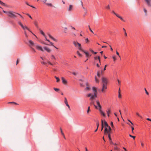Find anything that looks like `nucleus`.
I'll list each match as a JSON object with an SVG mask.
<instances>
[{"instance_id": "f257e3e1", "label": "nucleus", "mask_w": 151, "mask_h": 151, "mask_svg": "<svg viewBox=\"0 0 151 151\" xmlns=\"http://www.w3.org/2000/svg\"><path fill=\"white\" fill-rule=\"evenodd\" d=\"M92 89L93 93H90L87 95L88 97H90V100H94L95 98L97 97V88L95 87H93L92 88Z\"/></svg>"}, {"instance_id": "f03ea898", "label": "nucleus", "mask_w": 151, "mask_h": 151, "mask_svg": "<svg viewBox=\"0 0 151 151\" xmlns=\"http://www.w3.org/2000/svg\"><path fill=\"white\" fill-rule=\"evenodd\" d=\"M102 88L101 89V91L103 92H105L106 89V85L107 80L106 78L103 77L102 78Z\"/></svg>"}, {"instance_id": "7ed1b4c3", "label": "nucleus", "mask_w": 151, "mask_h": 151, "mask_svg": "<svg viewBox=\"0 0 151 151\" xmlns=\"http://www.w3.org/2000/svg\"><path fill=\"white\" fill-rule=\"evenodd\" d=\"M111 132V129L110 127H105L104 132V134L108 135L109 134H110Z\"/></svg>"}, {"instance_id": "20e7f679", "label": "nucleus", "mask_w": 151, "mask_h": 151, "mask_svg": "<svg viewBox=\"0 0 151 151\" xmlns=\"http://www.w3.org/2000/svg\"><path fill=\"white\" fill-rule=\"evenodd\" d=\"M73 44L76 47L78 48L79 50L82 51H83V50L82 48L81 44L78 42L74 41L73 42Z\"/></svg>"}, {"instance_id": "39448f33", "label": "nucleus", "mask_w": 151, "mask_h": 151, "mask_svg": "<svg viewBox=\"0 0 151 151\" xmlns=\"http://www.w3.org/2000/svg\"><path fill=\"white\" fill-rule=\"evenodd\" d=\"M14 12L12 11H9L8 15L11 18H14L16 17Z\"/></svg>"}, {"instance_id": "423d86ee", "label": "nucleus", "mask_w": 151, "mask_h": 151, "mask_svg": "<svg viewBox=\"0 0 151 151\" xmlns=\"http://www.w3.org/2000/svg\"><path fill=\"white\" fill-rule=\"evenodd\" d=\"M42 2L44 3H45L46 5L48 6L52 7H54V6H53L52 4L47 2V0H43Z\"/></svg>"}, {"instance_id": "0eeeda50", "label": "nucleus", "mask_w": 151, "mask_h": 151, "mask_svg": "<svg viewBox=\"0 0 151 151\" xmlns=\"http://www.w3.org/2000/svg\"><path fill=\"white\" fill-rule=\"evenodd\" d=\"M35 46L36 48L38 50H40L42 52L44 51V50L41 46L38 45H36Z\"/></svg>"}, {"instance_id": "6e6552de", "label": "nucleus", "mask_w": 151, "mask_h": 151, "mask_svg": "<svg viewBox=\"0 0 151 151\" xmlns=\"http://www.w3.org/2000/svg\"><path fill=\"white\" fill-rule=\"evenodd\" d=\"M61 80L62 81V82L65 85L67 84V81L63 77H62Z\"/></svg>"}, {"instance_id": "1a4fd4ad", "label": "nucleus", "mask_w": 151, "mask_h": 151, "mask_svg": "<svg viewBox=\"0 0 151 151\" xmlns=\"http://www.w3.org/2000/svg\"><path fill=\"white\" fill-rule=\"evenodd\" d=\"M73 6L72 5H70L68 9V12L72 11L73 9Z\"/></svg>"}, {"instance_id": "9d476101", "label": "nucleus", "mask_w": 151, "mask_h": 151, "mask_svg": "<svg viewBox=\"0 0 151 151\" xmlns=\"http://www.w3.org/2000/svg\"><path fill=\"white\" fill-rule=\"evenodd\" d=\"M44 48L48 52H50L51 51V50L50 49L46 46Z\"/></svg>"}, {"instance_id": "9b49d317", "label": "nucleus", "mask_w": 151, "mask_h": 151, "mask_svg": "<svg viewBox=\"0 0 151 151\" xmlns=\"http://www.w3.org/2000/svg\"><path fill=\"white\" fill-rule=\"evenodd\" d=\"M22 27V28L25 31V30L26 29L29 30V31L30 32H31V33H32V32L26 26H24L23 25Z\"/></svg>"}, {"instance_id": "f8f14e48", "label": "nucleus", "mask_w": 151, "mask_h": 151, "mask_svg": "<svg viewBox=\"0 0 151 151\" xmlns=\"http://www.w3.org/2000/svg\"><path fill=\"white\" fill-rule=\"evenodd\" d=\"M29 44V46L30 47L31 46H33L34 45V42L31 40H28Z\"/></svg>"}, {"instance_id": "ddd939ff", "label": "nucleus", "mask_w": 151, "mask_h": 151, "mask_svg": "<svg viewBox=\"0 0 151 151\" xmlns=\"http://www.w3.org/2000/svg\"><path fill=\"white\" fill-rule=\"evenodd\" d=\"M47 35L49 36V37L51 38V39H52L55 42H57V40L55 38H54L52 36H51V35L49 34H48Z\"/></svg>"}, {"instance_id": "4468645a", "label": "nucleus", "mask_w": 151, "mask_h": 151, "mask_svg": "<svg viewBox=\"0 0 151 151\" xmlns=\"http://www.w3.org/2000/svg\"><path fill=\"white\" fill-rule=\"evenodd\" d=\"M82 51L85 54L86 57H89L91 56V55H90L88 53V52H85L84 50L83 51Z\"/></svg>"}, {"instance_id": "2eb2a0df", "label": "nucleus", "mask_w": 151, "mask_h": 151, "mask_svg": "<svg viewBox=\"0 0 151 151\" xmlns=\"http://www.w3.org/2000/svg\"><path fill=\"white\" fill-rule=\"evenodd\" d=\"M108 137H109L110 142V143L113 144V142L112 141L111 137L110 134H109V135H108Z\"/></svg>"}, {"instance_id": "dca6fc26", "label": "nucleus", "mask_w": 151, "mask_h": 151, "mask_svg": "<svg viewBox=\"0 0 151 151\" xmlns=\"http://www.w3.org/2000/svg\"><path fill=\"white\" fill-rule=\"evenodd\" d=\"M86 90H89L90 89V86H89L88 83H86Z\"/></svg>"}, {"instance_id": "f3484780", "label": "nucleus", "mask_w": 151, "mask_h": 151, "mask_svg": "<svg viewBox=\"0 0 151 151\" xmlns=\"http://www.w3.org/2000/svg\"><path fill=\"white\" fill-rule=\"evenodd\" d=\"M147 2V4L148 6H151V4H150V1H151V0H145Z\"/></svg>"}, {"instance_id": "a211bd4d", "label": "nucleus", "mask_w": 151, "mask_h": 151, "mask_svg": "<svg viewBox=\"0 0 151 151\" xmlns=\"http://www.w3.org/2000/svg\"><path fill=\"white\" fill-rule=\"evenodd\" d=\"M96 102L98 107H100V106H101L100 105V103L99 100H96Z\"/></svg>"}, {"instance_id": "6ab92c4d", "label": "nucleus", "mask_w": 151, "mask_h": 151, "mask_svg": "<svg viewBox=\"0 0 151 151\" xmlns=\"http://www.w3.org/2000/svg\"><path fill=\"white\" fill-rule=\"evenodd\" d=\"M116 17L119 18L122 21L125 22V21L123 19L122 17L121 16H120L119 14H118L117 15H116Z\"/></svg>"}, {"instance_id": "aec40b11", "label": "nucleus", "mask_w": 151, "mask_h": 151, "mask_svg": "<svg viewBox=\"0 0 151 151\" xmlns=\"http://www.w3.org/2000/svg\"><path fill=\"white\" fill-rule=\"evenodd\" d=\"M104 124L105 126V127H110L108 125V124L107 123V122L106 121H104Z\"/></svg>"}, {"instance_id": "412c9836", "label": "nucleus", "mask_w": 151, "mask_h": 151, "mask_svg": "<svg viewBox=\"0 0 151 151\" xmlns=\"http://www.w3.org/2000/svg\"><path fill=\"white\" fill-rule=\"evenodd\" d=\"M101 106H100V107H98L97 108H96V109H98L99 110V111L101 113V112H102V111L101 110Z\"/></svg>"}, {"instance_id": "4be33fe9", "label": "nucleus", "mask_w": 151, "mask_h": 151, "mask_svg": "<svg viewBox=\"0 0 151 151\" xmlns=\"http://www.w3.org/2000/svg\"><path fill=\"white\" fill-rule=\"evenodd\" d=\"M0 4L4 6H6V5L5 3H3L0 0Z\"/></svg>"}, {"instance_id": "5701e85b", "label": "nucleus", "mask_w": 151, "mask_h": 151, "mask_svg": "<svg viewBox=\"0 0 151 151\" xmlns=\"http://www.w3.org/2000/svg\"><path fill=\"white\" fill-rule=\"evenodd\" d=\"M35 25L37 27V28H38V23L37 21H35L34 23Z\"/></svg>"}, {"instance_id": "b1692460", "label": "nucleus", "mask_w": 151, "mask_h": 151, "mask_svg": "<svg viewBox=\"0 0 151 151\" xmlns=\"http://www.w3.org/2000/svg\"><path fill=\"white\" fill-rule=\"evenodd\" d=\"M110 112H111L110 109H108V111H107V113L108 116L109 117V114Z\"/></svg>"}, {"instance_id": "393cba45", "label": "nucleus", "mask_w": 151, "mask_h": 151, "mask_svg": "<svg viewBox=\"0 0 151 151\" xmlns=\"http://www.w3.org/2000/svg\"><path fill=\"white\" fill-rule=\"evenodd\" d=\"M40 33L42 35H43L44 37H45V34L44 33V32L42 30H41V29H40Z\"/></svg>"}, {"instance_id": "a878e982", "label": "nucleus", "mask_w": 151, "mask_h": 151, "mask_svg": "<svg viewBox=\"0 0 151 151\" xmlns=\"http://www.w3.org/2000/svg\"><path fill=\"white\" fill-rule=\"evenodd\" d=\"M8 104H14L15 105H18V104L15 102H9L8 103Z\"/></svg>"}, {"instance_id": "bb28decb", "label": "nucleus", "mask_w": 151, "mask_h": 151, "mask_svg": "<svg viewBox=\"0 0 151 151\" xmlns=\"http://www.w3.org/2000/svg\"><path fill=\"white\" fill-rule=\"evenodd\" d=\"M65 103L66 105L68 107L69 110L70 111L71 110V109L69 105L68 104V102H67V103Z\"/></svg>"}, {"instance_id": "cd10ccee", "label": "nucleus", "mask_w": 151, "mask_h": 151, "mask_svg": "<svg viewBox=\"0 0 151 151\" xmlns=\"http://www.w3.org/2000/svg\"><path fill=\"white\" fill-rule=\"evenodd\" d=\"M65 103L66 105L68 107L69 110L70 111L71 110V109L69 105L68 104V102H67V103Z\"/></svg>"}, {"instance_id": "c85d7f7f", "label": "nucleus", "mask_w": 151, "mask_h": 151, "mask_svg": "<svg viewBox=\"0 0 151 151\" xmlns=\"http://www.w3.org/2000/svg\"><path fill=\"white\" fill-rule=\"evenodd\" d=\"M90 111V107L89 106L88 107V109L87 111V114H88L89 113V112Z\"/></svg>"}, {"instance_id": "c756f323", "label": "nucleus", "mask_w": 151, "mask_h": 151, "mask_svg": "<svg viewBox=\"0 0 151 151\" xmlns=\"http://www.w3.org/2000/svg\"><path fill=\"white\" fill-rule=\"evenodd\" d=\"M120 88H119V91L118 97L119 98H120L121 97V94L120 93Z\"/></svg>"}, {"instance_id": "7c9ffc66", "label": "nucleus", "mask_w": 151, "mask_h": 151, "mask_svg": "<svg viewBox=\"0 0 151 151\" xmlns=\"http://www.w3.org/2000/svg\"><path fill=\"white\" fill-rule=\"evenodd\" d=\"M55 78H56V79L57 80L56 82H59V81H60V79H59V78L58 77H57L56 76H55Z\"/></svg>"}, {"instance_id": "2f4dec72", "label": "nucleus", "mask_w": 151, "mask_h": 151, "mask_svg": "<svg viewBox=\"0 0 151 151\" xmlns=\"http://www.w3.org/2000/svg\"><path fill=\"white\" fill-rule=\"evenodd\" d=\"M100 113L101 115H102L106 117V115L105 114L103 111L101 112Z\"/></svg>"}, {"instance_id": "473e14b6", "label": "nucleus", "mask_w": 151, "mask_h": 151, "mask_svg": "<svg viewBox=\"0 0 151 151\" xmlns=\"http://www.w3.org/2000/svg\"><path fill=\"white\" fill-rule=\"evenodd\" d=\"M53 89L56 92H58L60 90V89L59 88H54Z\"/></svg>"}, {"instance_id": "72a5a7b5", "label": "nucleus", "mask_w": 151, "mask_h": 151, "mask_svg": "<svg viewBox=\"0 0 151 151\" xmlns=\"http://www.w3.org/2000/svg\"><path fill=\"white\" fill-rule=\"evenodd\" d=\"M77 54L80 56V57H82V55L81 54L80 52H79L78 51H77Z\"/></svg>"}, {"instance_id": "f704fd0d", "label": "nucleus", "mask_w": 151, "mask_h": 151, "mask_svg": "<svg viewBox=\"0 0 151 151\" xmlns=\"http://www.w3.org/2000/svg\"><path fill=\"white\" fill-rule=\"evenodd\" d=\"M123 29L124 31L125 35L126 37L127 36V35L125 29L124 28H123Z\"/></svg>"}, {"instance_id": "c9c22d12", "label": "nucleus", "mask_w": 151, "mask_h": 151, "mask_svg": "<svg viewBox=\"0 0 151 151\" xmlns=\"http://www.w3.org/2000/svg\"><path fill=\"white\" fill-rule=\"evenodd\" d=\"M91 104H93V105H94V106H95V108H98V106H97L95 104H94V102H93H93H91Z\"/></svg>"}, {"instance_id": "e433bc0d", "label": "nucleus", "mask_w": 151, "mask_h": 151, "mask_svg": "<svg viewBox=\"0 0 151 151\" xmlns=\"http://www.w3.org/2000/svg\"><path fill=\"white\" fill-rule=\"evenodd\" d=\"M97 75L98 77H100V72L99 71H97Z\"/></svg>"}, {"instance_id": "4c0bfd02", "label": "nucleus", "mask_w": 151, "mask_h": 151, "mask_svg": "<svg viewBox=\"0 0 151 151\" xmlns=\"http://www.w3.org/2000/svg\"><path fill=\"white\" fill-rule=\"evenodd\" d=\"M95 81L96 83L99 82V80L97 78L96 76L95 77Z\"/></svg>"}, {"instance_id": "58836bf2", "label": "nucleus", "mask_w": 151, "mask_h": 151, "mask_svg": "<svg viewBox=\"0 0 151 151\" xmlns=\"http://www.w3.org/2000/svg\"><path fill=\"white\" fill-rule=\"evenodd\" d=\"M144 12L145 13V15L146 16H147V10L145 9H144Z\"/></svg>"}, {"instance_id": "ea45409f", "label": "nucleus", "mask_w": 151, "mask_h": 151, "mask_svg": "<svg viewBox=\"0 0 151 151\" xmlns=\"http://www.w3.org/2000/svg\"><path fill=\"white\" fill-rule=\"evenodd\" d=\"M88 28H89V29L90 30V31L93 33H94V32H93V31L91 29V28L90 27V26L89 25H88Z\"/></svg>"}, {"instance_id": "a19ab883", "label": "nucleus", "mask_w": 151, "mask_h": 151, "mask_svg": "<svg viewBox=\"0 0 151 151\" xmlns=\"http://www.w3.org/2000/svg\"><path fill=\"white\" fill-rule=\"evenodd\" d=\"M18 23L21 27L23 25L20 22H19Z\"/></svg>"}, {"instance_id": "79ce46f5", "label": "nucleus", "mask_w": 151, "mask_h": 151, "mask_svg": "<svg viewBox=\"0 0 151 151\" xmlns=\"http://www.w3.org/2000/svg\"><path fill=\"white\" fill-rule=\"evenodd\" d=\"M144 90H145V93H146V94L147 95H149V93L147 91V90H146V88H145Z\"/></svg>"}, {"instance_id": "37998d69", "label": "nucleus", "mask_w": 151, "mask_h": 151, "mask_svg": "<svg viewBox=\"0 0 151 151\" xmlns=\"http://www.w3.org/2000/svg\"><path fill=\"white\" fill-rule=\"evenodd\" d=\"M136 114H137V115L138 116L142 118V116L139 114V113H138L136 112Z\"/></svg>"}, {"instance_id": "c03bdc74", "label": "nucleus", "mask_w": 151, "mask_h": 151, "mask_svg": "<svg viewBox=\"0 0 151 151\" xmlns=\"http://www.w3.org/2000/svg\"><path fill=\"white\" fill-rule=\"evenodd\" d=\"M129 136L130 137H131L132 138H133V139H135V136H132L130 134H129Z\"/></svg>"}, {"instance_id": "a18cd8bd", "label": "nucleus", "mask_w": 151, "mask_h": 151, "mask_svg": "<svg viewBox=\"0 0 151 151\" xmlns=\"http://www.w3.org/2000/svg\"><path fill=\"white\" fill-rule=\"evenodd\" d=\"M60 129L61 132V133L62 134V135H64V134L63 132V131H62V130L61 128H60Z\"/></svg>"}, {"instance_id": "49530a36", "label": "nucleus", "mask_w": 151, "mask_h": 151, "mask_svg": "<svg viewBox=\"0 0 151 151\" xmlns=\"http://www.w3.org/2000/svg\"><path fill=\"white\" fill-rule=\"evenodd\" d=\"M112 58L114 60V61H115L116 60V58L115 57V56H113Z\"/></svg>"}, {"instance_id": "de8ad7c7", "label": "nucleus", "mask_w": 151, "mask_h": 151, "mask_svg": "<svg viewBox=\"0 0 151 151\" xmlns=\"http://www.w3.org/2000/svg\"><path fill=\"white\" fill-rule=\"evenodd\" d=\"M51 56H52V59H54L55 60H56V58H55V56L54 55H51Z\"/></svg>"}, {"instance_id": "09e8293b", "label": "nucleus", "mask_w": 151, "mask_h": 151, "mask_svg": "<svg viewBox=\"0 0 151 151\" xmlns=\"http://www.w3.org/2000/svg\"><path fill=\"white\" fill-rule=\"evenodd\" d=\"M106 8L108 9H110V6L109 5H108L107 6H106Z\"/></svg>"}, {"instance_id": "8fccbe9b", "label": "nucleus", "mask_w": 151, "mask_h": 151, "mask_svg": "<svg viewBox=\"0 0 151 151\" xmlns=\"http://www.w3.org/2000/svg\"><path fill=\"white\" fill-rule=\"evenodd\" d=\"M3 12L4 13H6V14H7L8 15V12H7V11H4V10H3Z\"/></svg>"}, {"instance_id": "3c124183", "label": "nucleus", "mask_w": 151, "mask_h": 151, "mask_svg": "<svg viewBox=\"0 0 151 151\" xmlns=\"http://www.w3.org/2000/svg\"><path fill=\"white\" fill-rule=\"evenodd\" d=\"M111 125L112 127H114V125H113V123L112 122H111Z\"/></svg>"}, {"instance_id": "603ef678", "label": "nucleus", "mask_w": 151, "mask_h": 151, "mask_svg": "<svg viewBox=\"0 0 151 151\" xmlns=\"http://www.w3.org/2000/svg\"><path fill=\"white\" fill-rule=\"evenodd\" d=\"M41 63L42 64H43L44 65H45L46 64V63L45 62H42V61H41Z\"/></svg>"}, {"instance_id": "864d4df0", "label": "nucleus", "mask_w": 151, "mask_h": 151, "mask_svg": "<svg viewBox=\"0 0 151 151\" xmlns=\"http://www.w3.org/2000/svg\"><path fill=\"white\" fill-rule=\"evenodd\" d=\"M64 99H65V101H64L65 103H67V102H68L66 98V97H65L64 98Z\"/></svg>"}, {"instance_id": "5fc2aeb1", "label": "nucleus", "mask_w": 151, "mask_h": 151, "mask_svg": "<svg viewBox=\"0 0 151 151\" xmlns=\"http://www.w3.org/2000/svg\"><path fill=\"white\" fill-rule=\"evenodd\" d=\"M112 13L114 14L116 16V15H117L118 14L116 13L114 11H112Z\"/></svg>"}, {"instance_id": "6e6d98bb", "label": "nucleus", "mask_w": 151, "mask_h": 151, "mask_svg": "<svg viewBox=\"0 0 151 151\" xmlns=\"http://www.w3.org/2000/svg\"><path fill=\"white\" fill-rule=\"evenodd\" d=\"M67 27L65 28L64 29V32H66V31H67Z\"/></svg>"}, {"instance_id": "4d7b16f0", "label": "nucleus", "mask_w": 151, "mask_h": 151, "mask_svg": "<svg viewBox=\"0 0 151 151\" xmlns=\"http://www.w3.org/2000/svg\"><path fill=\"white\" fill-rule=\"evenodd\" d=\"M101 126H101V131H102L103 129V128H104V124H102Z\"/></svg>"}, {"instance_id": "13d9d810", "label": "nucleus", "mask_w": 151, "mask_h": 151, "mask_svg": "<svg viewBox=\"0 0 151 151\" xmlns=\"http://www.w3.org/2000/svg\"><path fill=\"white\" fill-rule=\"evenodd\" d=\"M128 121L129 122H130L131 124L132 125H133V124L132 123V122H131V121H130L129 120V119H128Z\"/></svg>"}, {"instance_id": "bf43d9fd", "label": "nucleus", "mask_w": 151, "mask_h": 151, "mask_svg": "<svg viewBox=\"0 0 151 151\" xmlns=\"http://www.w3.org/2000/svg\"><path fill=\"white\" fill-rule=\"evenodd\" d=\"M47 63H49V64H50V65H53V64L52 63H51L50 61H47Z\"/></svg>"}, {"instance_id": "052dcab7", "label": "nucleus", "mask_w": 151, "mask_h": 151, "mask_svg": "<svg viewBox=\"0 0 151 151\" xmlns=\"http://www.w3.org/2000/svg\"><path fill=\"white\" fill-rule=\"evenodd\" d=\"M49 42H50V44L52 46H53V47H54V46H55L53 44V43H52V42H50V41Z\"/></svg>"}, {"instance_id": "680f3d73", "label": "nucleus", "mask_w": 151, "mask_h": 151, "mask_svg": "<svg viewBox=\"0 0 151 151\" xmlns=\"http://www.w3.org/2000/svg\"><path fill=\"white\" fill-rule=\"evenodd\" d=\"M27 15L31 19H32V17H31V16L29 15V14H27Z\"/></svg>"}, {"instance_id": "e2e57ef3", "label": "nucleus", "mask_w": 151, "mask_h": 151, "mask_svg": "<svg viewBox=\"0 0 151 151\" xmlns=\"http://www.w3.org/2000/svg\"><path fill=\"white\" fill-rule=\"evenodd\" d=\"M116 54L117 55H118L119 56V57H120V56L119 55V52L117 51H116Z\"/></svg>"}, {"instance_id": "0e129e2a", "label": "nucleus", "mask_w": 151, "mask_h": 151, "mask_svg": "<svg viewBox=\"0 0 151 151\" xmlns=\"http://www.w3.org/2000/svg\"><path fill=\"white\" fill-rule=\"evenodd\" d=\"M80 4H81L82 5V6L83 7V3L82 1H80Z\"/></svg>"}, {"instance_id": "69168bd1", "label": "nucleus", "mask_w": 151, "mask_h": 151, "mask_svg": "<svg viewBox=\"0 0 151 151\" xmlns=\"http://www.w3.org/2000/svg\"><path fill=\"white\" fill-rule=\"evenodd\" d=\"M96 125H97V128H98V127H99V122H98V123H97Z\"/></svg>"}, {"instance_id": "338daca9", "label": "nucleus", "mask_w": 151, "mask_h": 151, "mask_svg": "<svg viewBox=\"0 0 151 151\" xmlns=\"http://www.w3.org/2000/svg\"><path fill=\"white\" fill-rule=\"evenodd\" d=\"M131 128H132V133H133V130H134V128L133 127H132V126H131Z\"/></svg>"}, {"instance_id": "774afa93", "label": "nucleus", "mask_w": 151, "mask_h": 151, "mask_svg": "<svg viewBox=\"0 0 151 151\" xmlns=\"http://www.w3.org/2000/svg\"><path fill=\"white\" fill-rule=\"evenodd\" d=\"M114 149L116 150L118 149V148L116 147H114Z\"/></svg>"}]
</instances>
